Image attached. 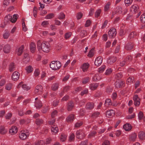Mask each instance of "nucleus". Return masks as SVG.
Instances as JSON below:
<instances>
[{"label":"nucleus","instance_id":"obj_1","mask_svg":"<svg viewBox=\"0 0 145 145\" xmlns=\"http://www.w3.org/2000/svg\"><path fill=\"white\" fill-rule=\"evenodd\" d=\"M37 48L39 51L42 50L45 52L48 53L49 51L50 46L48 42L43 41L41 43L40 40H39L37 41Z\"/></svg>","mask_w":145,"mask_h":145},{"label":"nucleus","instance_id":"obj_2","mask_svg":"<svg viewBox=\"0 0 145 145\" xmlns=\"http://www.w3.org/2000/svg\"><path fill=\"white\" fill-rule=\"evenodd\" d=\"M17 14H15L13 16V18L10 14L6 16L5 17L4 19V22L5 24H6V23L10 21L13 23L16 22L17 19Z\"/></svg>","mask_w":145,"mask_h":145},{"label":"nucleus","instance_id":"obj_3","mask_svg":"<svg viewBox=\"0 0 145 145\" xmlns=\"http://www.w3.org/2000/svg\"><path fill=\"white\" fill-rule=\"evenodd\" d=\"M50 65V67L53 70H56L58 69L61 66V63L59 61H53Z\"/></svg>","mask_w":145,"mask_h":145},{"label":"nucleus","instance_id":"obj_4","mask_svg":"<svg viewBox=\"0 0 145 145\" xmlns=\"http://www.w3.org/2000/svg\"><path fill=\"white\" fill-rule=\"evenodd\" d=\"M116 34V30L114 28H111L109 30L108 33L109 37L111 38L115 37Z\"/></svg>","mask_w":145,"mask_h":145},{"label":"nucleus","instance_id":"obj_5","mask_svg":"<svg viewBox=\"0 0 145 145\" xmlns=\"http://www.w3.org/2000/svg\"><path fill=\"white\" fill-rule=\"evenodd\" d=\"M43 91V87L40 85L37 86L35 88V92L36 94L40 95L42 93Z\"/></svg>","mask_w":145,"mask_h":145},{"label":"nucleus","instance_id":"obj_6","mask_svg":"<svg viewBox=\"0 0 145 145\" xmlns=\"http://www.w3.org/2000/svg\"><path fill=\"white\" fill-rule=\"evenodd\" d=\"M76 135L77 138L80 139H83L85 137L84 133H83L81 130L77 131L76 132Z\"/></svg>","mask_w":145,"mask_h":145},{"label":"nucleus","instance_id":"obj_7","mask_svg":"<svg viewBox=\"0 0 145 145\" xmlns=\"http://www.w3.org/2000/svg\"><path fill=\"white\" fill-rule=\"evenodd\" d=\"M20 76V74L18 72H14L12 75V80L14 81L17 80L19 79Z\"/></svg>","mask_w":145,"mask_h":145},{"label":"nucleus","instance_id":"obj_8","mask_svg":"<svg viewBox=\"0 0 145 145\" xmlns=\"http://www.w3.org/2000/svg\"><path fill=\"white\" fill-rule=\"evenodd\" d=\"M134 105L135 106H139L140 105V99L137 95H135L133 97Z\"/></svg>","mask_w":145,"mask_h":145},{"label":"nucleus","instance_id":"obj_9","mask_svg":"<svg viewBox=\"0 0 145 145\" xmlns=\"http://www.w3.org/2000/svg\"><path fill=\"white\" fill-rule=\"evenodd\" d=\"M124 83L123 81L118 80L115 83V85L117 88H120L122 87Z\"/></svg>","mask_w":145,"mask_h":145},{"label":"nucleus","instance_id":"obj_10","mask_svg":"<svg viewBox=\"0 0 145 145\" xmlns=\"http://www.w3.org/2000/svg\"><path fill=\"white\" fill-rule=\"evenodd\" d=\"M18 131V129L17 127L16 126H14L12 127L10 129L9 132L10 134L13 135L16 133Z\"/></svg>","mask_w":145,"mask_h":145},{"label":"nucleus","instance_id":"obj_11","mask_svg":"<svg viewBox=\"0 0 145 145\" xmlns=\"http://www.w3.org/2000/svg\"><path fill=\"white\" fill-rule=\"evenodd\" d=\"M29 135V133L28 132H26L25 133L21 132L19 135L20 138L22 140H25Z\"/></svg>","mask_w":145,"mask_h":145},{"label":"nucleus","instance_id":"obj_12","mask_svg":"<svg viewBox=\"0 0 145 145\" xmlns=\"http://www.w3.org/2000/svg\"><path fill=\"white\" fill-rule=\"evenodd\" d=\"M116 60V57L114 56H111L109 57L107 60V63L108 64H112L115 62Z\"/></svg>","mask_w":145,"mask_h":145},{"label":"nucleus","instance_id":"obj_13","mask_svg":"<svg viewBox=\"0 0 145 145\" xmlns=\"http://www.w3.org/2000/svg\"><path fill=\"white\" fill-rule=\"evenodd\" d=\"M74 103L72 101H70L68 103L67 106V109L68 111H71L74 106Z\"/></svg>","mask_w":145,"mask_h":145},{"label":"nucleus","instance_id":"obj_14","mask_svg":"<svg viewBox=\"0 0 145 145\" xmlns=\"http://www.w3.org/2000/svg\"><path fill=\"white\" fill-rule=\"evenodd\" d=\"M10 50V47L9 45L7 44L5 45L3 48V50L5 53H8L9 52Z\"/></svg>","mask_w":145,"mask_h":145},{"label":"nucleus","instance_id":"obj_15","mask_svg":"<svg viewBox=\"0 0 145 145\" xmlns=\"http://www.w3.org/2000/svg\"><path fill=\"white\" fill-rule=\"evenodd\" d=\"M123 128L126 131H128L131 129L132 126L129 123H127L123 126Z\"/></svg>","mask_w":145,"mask_h":145},{"label":"nucleus","instance_id":"obj_16","mask_svg":"<svg viewBox=\"0 0 145 145\" xmlns=\"http://www.w3.org/2000/svg\"><path fill=\"white\" fill-rule=\"evenodd\" d=\"M114 111L113 110H111L107 111L106 112V116L108 118L114 115Z\"/></svg>","mask_w":145,"mask_h":145},{"label":"nucleus","instance_id":"obj_17","mask_svg":"<svg viewBox=\"0 0 145 145\" xmlns=\"http://www.w3.org/2000/svg\"><path fill=\"white\" fill-rule=\"evenodd\" d=\"M94 103H87L86 106V108L87 109L91 110L94 107Z\"/></svg>","mask_w":145,"mask_h":145},{"label":"nucleus","instance_id":"obj_18","mask_svg":"<svg viewBox=\"0 0 145 145\" xmlns=\"http://www.w3.org/2000/svg\"><path fill=\"white\" fill-rule=\"evenodd\" d=\"M133 47V45L131 42H128L125 46V48L127 50L132 49Z\"/></svg>","mask_w":145,"mask_h":145},{"label":"nucleus","instance_id":"obj_19","mask_svg":"<svg viewBox=\"0 0 145 145\" xmlns=\"http://www.w3.org/2000/svg\"><path fill=\"white\" fill-rule=\"evenodd\" d=\"M42 106V103L40 100H38L36 101L35 106L37 108L40 109Z\"/></svg>","mask_w":145,"mask_h":145},{"label":"nucleus","instance_id":"obj_20","mask_svg":"<svg viewBox=\"0 0 145 145\" xmlns=\"http://www.w3.org/2000/svg\"><path fill=\"white\" fill-rule=\"evenodd\" d=\"M138 137L140 139L143 140L145 138L144 133L143 131H140L138 134Z\"/></svg>","mask_w":145,"mask_h":145},{"label":"nucleus","instance_id":"obj_21","mask_svg":"<svg viewBox=\"0 0 145 145\" xmlns=\"http://www.w3.org/2000/svg\"><path fill=\"white\" fill-rule=\"evenodd\" d=\"M74 115L71 114L69 115L66 118V121L67 122L72 121L74 119Z\"/></svg>","mask_w":145,"mask_h":145},{"label":"nucleus","instance_id":"obj_22","mask_svg":"<svg viewBox=\"0 0 145 145\" xmlns=\"http://www.w3.org/2000/svg\"><path fill=\"white\" fill-rule=\"evenodd\" d=\"M137 137V135L135 133L132 134L130 136L129 139L131 141H134L135 140Z\"/></svg>","mask_w":145,"mask_h":145},{"label":"nucleus","instance_id":"obj_23","mask_svg":"<svg viewBox=\"0 0 145 145\" xmlns=\"http://www.w3.org/2000/svg\"><path fill=\"white\" fill-rule=\"evenodd\" d=\"M99 84L96 83L91 84L89 86L90 89L92 90H94L99 86Z\"/></svg>","mask_w":145,"mask_h":145},{"label":"nucleus","instance_id":"obj_24","mask_svg":"<svg viewBox=\"0 0 145 145\" xmlns=\"http://www.w3.org/2000/svg\"><path fill=\"white\" fill-rule=\"evenodd\" d=\"M30 49L32 53L35 52L36 49V45L33 42L31 43L30 46Z\"/></svg>","mask_w":145,"mask_h":145},{"label":"nucleus","instance_id":"obj_25","mask_svg":"<svg viewBox=\"0 0 145 145\" xmlns=\"http://www.w3.org/2000/svg\"><path fill=\"white\" fill-rule=\"evenodd\" d=\"M15 64L14 63H11L9 65V70L10 72H12L15 70Z\"/></svg>","mask_w":145,"mask_h":145},{"label":"nucleus","instance_id":"obj_26","mask_svg":"<svg viewBox=\"0 0 145 145\" xmlns=\"http://www.w3.org/2000/svg\"><path fill=\"white\" fill-rule=\"evenodd\" d=\"M51 130L52 132L55 133V134L58 132V129L57 127H56L54 125H53V126H51Z\"/></svg>","mask_w":145,"mask_h":145},{"label":"nucleus","instance_id":"obj_27","mask_svg":"<svg viewBox=\"0 0 145 145\" xmlns=\"http://www.w3.org/2000/svg\"><path fill=\"white\" fill-rule=\"evenodd\" d=\"M133 59V57L129 55L125 59V61L127 63H129L131 61H132Z\"/></svg>","mask_w":145,"mask_h":145},{"label":"nucleus","instance_id":"obj_28","mask_svg":"<svg viewBox=\"0 0 145 145\" xmlns=\"http://www.w3.org/2000/svg\"><path fill=\"white\" fill-rule=\"evenodd\" d=\"M67 136L64 133L61 134L60 138V140L62 142H64L66 139Z\"/></svg>","mask_w":145,"mask_h":145},{"label":"nucleus","instance_id":"obj_29","mask_svg":"<svg viewBox=\"0 0 145 145\" xmlns=\"http://www.w3.org/2000/svg\"><path fill=\"white\" fill-rule=\"evenodd\" d=\"M59 88V84L58 83H55L52 87V89L55 91L57 90Z\"/></svg>","mask_w":145,"mask_h":145},{"label":"nucleus","instance_id":"obj_30","mask_svg":"<svg viewBox=\"0 0 145 145\" xmlns=\"http://www.w3.org/2000/svg\"><path fill=\"white\" fill-rule=\"evenodd\" d=\"M137 36L136 33L135 31H133L131 33L129 36V37L131 39L132 38H135Z\"/></svg>","mask_w":145,"mask_h":145},{"label":"nucleus","instance_id":"obj_31","mask_svg":"<svg viewBox=\"0 0 145 145\" xmlns=\"http://www.w3.org/2000/svg\"><path fill=\"white\" fill-rule=\"evenodd\" d=\"M24 48V46L23 45H22L21 47L19 48L18 50V56H20L22 54L23 50Z\"/></svg>","mask_w":145,"mask_h":145},{"label":"nucleus","instance_id":"obj_32","mask_svg":"<svg viewBox=\"0 0 145 145\" xmlns=\"http://www.w3.org/2000/svg\"><path fill=\"white\" fill-rule=\"evenodd\" d=\"M35 123L38 125H40L43 123V120L42 119L38 118L36 120Z\"/></svg>","mask_w":145,"mask_h":145},{"label":"nucleus","instance_id":"obj_33","mask_svg":"<svg viewBox=\"0 0 145 145\" xmlns=\"http://www.w3.org/2000/svg\"><path fill=\"white\" fill-rule=\"evenodd\" d=\"M89 65V64L88 63H85L83 64L82 67V69L83 71L85 72L86 71V70L88 67Z\"/></svg>","mask_w":145,"mask_h":145},{"label":"nucleus","instance_id":"obj_34","mask_svg":"<svg viewBox=\"0 0 145 145\" xmlns=\"http://www.w3.org/2000/svg\"><path fill=\"white\" fill-rule=\"evenodd\" d=\"M7 131L6 130L5 128L3 126L0 127V133L2 134H4Z\"/></svg>","mask_w":145,"mask_h":145},{"label":"nucleus","instance_id":"obj_35","mask_svg":"<svg viewBox=\"0 0 145 145\" xmlns=\"http://www.w3.org/2000/svg\"><path fill=\"white\" fill-rule=\"evenodd\" d=\"M100 79V76L99 74H96L93 78V80L94 81H97Z\"/></svg>","mask_w":145,"mask_h":145},{"label":"nucleus","instance_id":"obj_36","mask_svg":"<svg viewBox=\"0 0 145 145\" xmlns=\"http://www.w3.org/2000/svg\"><path fill=\"white\" fill-rule=\"evenodd\" d=\"M121 10L122 9L121 7H118L116 8L115 11L114 12L115 14L117 13H121L122 12Z\"/></svg>","mask_w":145,"mask_h":145},{"label":"nucleus","instance_id":"obj_37","mask_svg":"<svg viewBox=\"0 0 145 145\" xmlns=\"http://www.w3.org/2000/svg\"><path fill=\"white\" fill-rule=\"evenodd\" d=\"M98 57L95 59V64L97 67H99L100 65V58Z\"/></svg>","mask_w":145,"mask_h":145},{"label":"nucleus","instance_id":"obj_38","mask_svg":"<svg viewBox=\"0 0 145 145\" xmlns=\"http://www.w3.org/2000/svg\"><path fill=\"white\" fill-rule=\"evenodd\" d=\"M54 16V15L53 13H50L47 15L45 17V18L50 19L52 18Z\"/></svg>","mask_w":145,"mask_h":145},{"label":"nucleus","instance_id":"obj_39","mask_svg":"<svg viewBox=\"0 0 145 145\" xmlns=\"http://www.w3.org/2000/svg\"><path fill=\"white\" fill-rule=\"evenodd\" d=\"M87 35V32L86 30H82L81 31L80 35L81 36L83 37Z\"/></svg>","mask_w":145,"mask_h":145},{"label":"nucleus","instance_id":"obj_40","mask_svg":"<svg viewBox=\"0 0 145 145\" xmlns=\"http://www.w3.org/2000/svg\"><path fill=\"white\" fill-rule=\"evenodd\" d=\"M89 80V77H86L83 79L82 83L83 84H85L87 83Z\"/></svg>","mask_w":145,"mask_h":145},{"label":"nucleus","instance_id":"obj_41","mask_svg":"<svg viewBox=\"0 0 145 145\" xmlns=\"http://www.w3.org/2000/svg\"><path fill=\"white\" fill-rule=\"evenodd\" d=\"M123 76V75L121 72L118 73L116 74L115 78L119 80L120 78H121Z\"/></svg>","mask_w":145,"mask_h":145},{"label":"nucleus","instance_id":"obj_42","mask_svg":"<svg viewBox=\"0 0 145 145\" xmlns=\"http://www.w3.org/2000/svg\"><path fill=\"white\" fill-rule=\"evenodd\" d=\"M57 112L55 110L52 112L51 114V116L52 118L55 119V117L57 115Z\"/></svg>","mask_w":145,"mask_h":145},{"label":"nucleus","instance_id":"obj_43","mask_svg":"<svg viewBox=\"0 0 145 145\" xmlns=\"http://www.w3.org/2000/svg\"><path fill=\"white\" fill-rule=\"evenodd\" d=\"M48 110L49 108L48 106H44L43 107L42 111V113H45Z\"/></svg>","mask_w":145,"mask_h":145},{"label":"nucleus","instance_id":"obj_44","mask_svg":"<svg viewBox=\"0 0 145 145\" xmlns=\"http://www.w3.org/2000/svg\"><path fill=\"white\" fill-rule=\"evenodd\" d=\"M110 5V3L109 2H108L105 5L104 7V11H107L109 9V6Z\"/></svg>","mask_w":145,"mask_h":145},{"label":"nucleus","instance_id":"obj_45","mask_svg":"<svg viewBox=\"0 0 145 145\" xmlns=\"http://www.w3.org/2000/svg\"><path fill=\"white\" fill-rule=\"evenodd\" d=\"M94 51V49L92 48L90 51L89 54L88 55V56L90 57H92L94 55V53L93 52Z\"/></svg>","mask_w":145,"mask_h":145},{"label":"nucleus","instance_id":"obj_46","mask_svg":"<svg viewBox=\"0 0 145 145\" xmlns=\"http://www.w3.org/2000/svg\"><path fill=\"white\" fill-rule=\"evenodd\" d=\"M140 19L142 22V23H145V13L141 15L140 17Z\"/></svg>","mask_w":145,"mask_h":145},{"label":"nucleus","instance_id":"obj_47","mask_svg":"<svg viewBox=\"0 0 145 145\" xmlns=\"http://www.w3.org/2000/svg\"><path fill=\"white\" fill-rule=\"evenodd\" d=\"M12 84H11L8 83L5 86V89L7 90H10L11 88Z\"/></svg>","mask_w":145,"mask_h":145},{"label":"nucleus","instance_id":"obj_48","mask_svg":"<svg viewBox=\"0 0 145 145\" xmlns=\"http://www.w3.org/2000/svg\"><path fill=\"white\" fill-rule=\"evenodd\" d=\"M22 27H23V30L24 31H26L27 30V28L26 27V26L25 24V23L23 20H22Z\"/></svg>","mask_w":145,"mask_h":145},{"label":"nucleus","instance_id":"obj_49","mask_svg":"<svg viewBox=\"0 0 145 145\" xmlns=\"http://www.w3.org/2000/svg\"><path fill=\"white\" fill-rule=\"evenodd\" d=\"M65 15L63 12H61L58 18L59 19H63L65 18Z\"/></svg>","mask_w":145,"mask_h":145},{"label":"nucleus","instance_id":"obj_50","mask_svg":"<svg viewBox=\"0 0 145 145\" xmlns=\"http://www.w3.org/2000/svg\"><path fill=\"white\" fill-rule=\"evenodd\" d=\"M133 1L132 0H125V3L127 6H128L129 5L131 4Z\"/></svg>","mask_w":145,"mask_h":145},{"label":"nucleus","instance_id":"obj_51","mask_svg":"<svg viewBox=\"0 0 145 145\" xmlns=\"http://www.w3.org/2000/svg\"><path fill=\"white\" fill-rule=\"evenodd\" d=\"M22 87L25 90H28L30 89V88L26 84H22Z\"/></svg>","mask_w":145,"mask_h":145},{"label":"nucleus","instance_id":"obj_52","mask_svg":"<svg viewBox=\"0 0 145 145\" xmlns=\"http://www.w3.org/2000/svg\"><path fill=\"white\" fill-rule=\"evenodd\" d=\"M125 32H124V30L122 29H121L119 33V35L120 36L122 37L125 35Z\"/></svg>","mask_w":145,"mask_h":145},{"label":"nucleus","instance_id":"obj_53","mask_svg":"<svg viewBox=\"0 0 145 145\" xmlns=\"http://www.w3.org/2000/svg\"><path fill=\"white\" fill-rule=\"evenodd\" d=\"M26 70L27 72L30 73L32 71V68L30 66H29L26 67Z\"/></svg>","mask_w":145,"mask_h":145},{"label":"nucleus","instance_id":"obj_54","mask_svg":"<svg viewBox=\"0 0 145 145\" xmlns=\"http://www.w3.org/2000/svg\"><path fill=\"white\" fill-rule=\"evenodd\" d=\"M112 72V70L111 69H109L106 70L105 74L106 75H108L110 74Z\"/></svg>","mask_w":145,"mask_h":145},{"label":"nucleus","instance_id":"obj_55","mask_svg":"<svg viewBox=\"0 0 145 145\" xmlns=\"http://www.w3.org/2000/svg\"><path fill=\"white\" fill-rule=\"evenodd\" d=\"M24 58L25 59L27 58V60L26 61V62H28L30 60V59L28 56V54L27 53H24Z\"/></svg>","mask_w":145,"mask_h":145},{"label":"nucleus","instance_id":"obj_56","mask_svg":"<svg viewBox=\"0 0 145 145\" xmlns=\"http://www.w3.org/2000/svg\"><path fill=\"white\" fill-rule=\"evenodd\" d=\"M83 14L81 12L77 13L76 15V17L78 20L80 19L82 17Z\"/></svg>","mask_w":145,"mask_h":145},{"label":"nucleus","instance_id":"obj_57","mask_svg":"<svg viewBox=\"0 0 145 145\" xmlns=\"http://www.w3.org/2000/svg\"><path fill=\"white\" fill-rule=\"evenodd\" d=\"M99 114V112H95L92 114L91 117L93 118H96L98 117Z\"/></svg>","mask_w":145,"mask_h":145},{"label":"nucleus","instance_id":"obj_58","mask_svg":"<svg viewBox=\"0 0 145 145\" xmlns=\"http://www.w3.org/2000/svg\"><path fill=\"white\" fill-rule=\"evenodd\" d=\"M144 116L143 113L142 111H140L138 114V119L141 120Z\"/></svg>","mask_w":145,"mask_h":145},{"label":"nucleus","instance_id":"obj_59","mask_svg":"<svg viewBox=\"0 0 145 145\" xmlns=\"http://www.w3.org/2000/svg\"><path fill=\"white\" fill-rule=\"evenodd\" d=\"M96 133V132L95 131H93L91 133L88 135V138H91L94 136L95 135Z\"/></svg>","mask_w":145,"mask_h":145},{"label":"nucleus","instance_id":"obj_60","mask_svg":"<svg viewBox=\"0 0 145 145\" xmlns=\"http://www.w3.org/2000/svg\"><path fill=\"white\" fill-rule=\"evenodd\" d=\"M71 35V32L67 33L65 34V39H67L69 38Z\"/></svg>","mask_w":145,"mask_h":145},{"label":"nucleus","instance_id":"obj_61","mask_svg":"<svg viewBox=\"0 0 145 145\" xmlns=\"http://www.w3.org/2000/svg\"><path fill=\"white\" fill-rule=\"evenodd\" d=\"M108 23V21L107 20H106L105 21L104 23L103 24L102 26L101 27V29H104V28H105L106 26L107 25Z\"/></svg>","mask_w":145,"mask_h":145},{"label":"nucleus","instance_id":"obj_62","mask_svg":"<svg viewBox=\"0 0 145 145\" xmlns=\"http://www.w3.org/2000/svg\"><path fill=\"white\" fill-rule=\"evenodd\" d=\"M134 80V78L133 77H129L127 79V82L129 83H131V82H133Z\"/></svg>","mask_w":145,"mask_h":145},{"label":"nucleus","instance_id":"obj_63","mask_svg":"<svg viewBox=\"0 0 145 145\" xmlns=\"http://www.w3.org/2000/svg\"><path fill=\"white\" fill-rule=\"evenodd\" d=\"M12 114L11 113H8L5 117L6 119H10L11 117Z\"/></svg>","mask_w":145,"mask_h":145},{"label":"nucleus","instance_id":"obj_64","mask_svg":"<svg viewBox=\"0 0 145 145\" xmlns=\"http://www.w3.org/2000/svg\"><path fill=\"white\" fill-rule=\"evenodd\" d=\"M88 140H87L84 141H82L79 145H86L88 143Z\"/></svg>","mask_w":145,"mask_h":145}]
</instances>
